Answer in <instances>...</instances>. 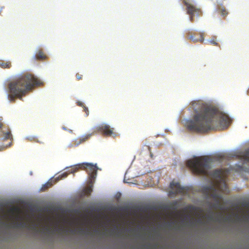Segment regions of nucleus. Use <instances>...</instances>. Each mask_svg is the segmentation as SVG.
Returning a JSON list of instances; mask_svg holds the SVG:
<instances>
[{
	"label": "nucleus",
	"mask_w": 249,
	"mask_h": 249,
	"mask_svg": "<svg viewBox=\"0 0 249 249\" xmlns=\"http://www.w3.org/2000/svg\"><path fill=\"white\" fill-rule=\"evenodd\" d=\"M92 135V134H86L80 137L75 141V144L76 145H78L87 141Z\"/></svg>",
	"instance_id": "ddd939ff"
},
{
	"label": "nucleus",
	"mask_w": 249,
	"mask_h": 249,
	"mask_svg": "<svg viewBox=\"0 0 249 249\" xmlns=\"http://www.w3.org/2000/svg\"><path fill=\"white\" fill-rule=\"evenodd\" d=\"M45 229L47 231V232H50L51 231V230H50V228L46 227Z\"/></svg>",
	"instance_id": "a878e982"
},
{
	"label": "nucleus",
	"mask_w": 249,
	"mask_h": 249,
	"mask_svg": "<svg viewBox=\"0 0 249 249\" xmlns=\"http://www.w3.org/2000/svg\"><path fill=\"white\" fill-rule=\"evenodd\" d=\"M47 58L46 55L43 53L42 49L37 51L36 54L33 56L34 60H43Z\"/></svg>",
	"instance_id": "f8f14e48"
},
{
	"label": "nucleus",
	"mask_w": 249,
	"mask_h": 249,
	"mask_svg": "<svg viewBox=\"0 0 249 249\" xmlns=\"http://www.w3.org/2000/svg\"><path fill=\"white\" fill-rule=\"evenodd\" d=\"M76 77L78 80H80L82 79V75L79 73H76Z\"/></svg>",
	"instance_id": "4be33fe9"
},
{
	"label": "nucleus",
	"mask_w": 249,
	"mask_h": 249,
	"mask_svg": "<svg viewBox=\"0 0 249 249\" xmlns=\"http://www.w3.org/2000/svg\"><path fill=\"white\" fill-rule=\"evenodd\" d=\"M221 14L222 15L225 16L228 15V12L225 9H222L221 10Z\"/></svg>",
	"instance_id": "6ab92c4d"
},
{
	"label": "nucleus",
	"mask_w": 249,
	"mask_h": 249,
	"mask_svg": "<svg viewBox=\"0 0 249 249\" xmlns=\"http://www.w3.org/2000/svg\"><path fill=\"white\" fill-rule=\"evenodd\" d=\"M191 107L194 114L192 119L187 120L185 123L187 128L190 131L205 133L214 130L217 124L228 127L231 123V120L227 115L202 101H193Z\"/></svg>",
	"instance_id": "f257e3e1"
},
{
	"label": "nucleus",
	"mask_w": 249,
	"mask_h": 249,
	"mask_svg": "<svg viewBox=\"0 0 249 249\" xmlns=\"http://www.w3.org/2000/svg\"><path fill=\"white\" fill-rule=\"evenodd\" d=\"M78 169L82 168L85 170L89 175V183L93 184L97 176L98 167L96 164L89 163H83L77 165Z\"/></svg>",
	"instance_id": "20e7f679"
},
{
	"label": "nucleus",
	"mask_w": 249,
	"mask_h": 249,
	"mask_svg": "<svg viewBox=\"0 0 249 249\" xmlns=\"http://www.w3.org/2000/svg\"><path fill=\"white\" fill-rule=\"evenodd\" d=\"M53 184L52 181H51V182L49 181L42 186V187H41V190L42 191H45L47 189H48L49 188L53 186Z\"/></svg>",
	"instance_id": "dca6fc26"
},
{
	"label": "nucleus",
	"mask_w": 249,
	"mask_h": 249,
	"mask_svg": "<svg viewBox=\"0 0 249 249\" xmlns=\"http://www.w3.org/2000/svg\"><path fill=\"white\" fill-rule=\"evenodd\" d=\"M183 2L186 6L187 13L190 16V20L191 21H193L194 17L195 16H199L201 15L202 11L201 9L197 8L195 5L185 0H184Z\"/></svg>",
	"instance_id": "6e6552de"
},
{
	"label": "nucleus",
	"mask_w": 249,
	"mask_h": 249,
	"mask_svg": "<svg viewBox=\"0 0 249 249\" xmlns=\"http://www.w3.org/2000/svg\"><path fill=\"white\" fill-rule=\"evenodd\" d=\"M12 64L10 61H4L0 60V67L3 69H9L11 67Z\"/></svg>",
	"instance_id": "4468645a"
},
{
	"label": "nucleus",
	"mask_w": 249,
	"mask_h": 249,
	"mask_svg": "<svg viewBox=\"0 0 249 249\" xmlns=\"http://www.w3.org/2000/svg\"><path fill=\"white\" fill-rule=\"evenodd\" d=\"M77 105L78 106H80V107H83L85 105H84V104L83 103H82L80 101H78L77 102Z\"/></svg>",
	"instance_id": "b1692460"
},
{
	"label": "nucleus",
	"mask_w": 249,
	"mask_h": 249,
	"mask_svg": "<svg viewBox=\"0 0 249 249\" xmlns=\"http://www.w3.org/2000/svg\"><path fill=\"white\" fill-rule=\"evenodd\" d=\"M83 110L86 113V116H88L89 114V109L87 107H86L85 106H84L83 107Z\"/></svg>",
	"instance_id": "a211bd4d"
},
{
	"label": "nucleus",
	"mask_w": 249,
	"mask_h": 249,
	"mask_svg": "<svg viewBox=\"0 0 249 249\" xmlns=\"http://www.w3.org/2000/svg\"><path fill=\"white\" fill-rule=\"evenodd\" d=\"M242 164L236 166V170L245 172L249 171V148L239 155Z\"/></svg>",
	"instance_id": "0eeeda50"
},
{
	"label": "nucleus",
	"mask_w": 249,
	"mask_h": 249,
	"mask_svg": "<svg viewBox=\"0 0 249 249\" xmlns=\"http://www.w3.org/2000/svg\"><path fill=\"white\" fill-rule=\"evenodd\" d=\"M25 224L23 223H17L16 224V227H25Z\"/></svg>",
	"instance_id": "412c9836"
},
{
	"label": "nucleus",
	"mask_w": 249,
	"mask_h": 249,
	"mask_svg": "<svg viewBox=\"0 0 249 249\" xmlns=\"http://www.w3.org/2000/svg\"><path fill=\"white\" fill-rule=\"evenodd\" d=\"M54 231L55 232H61V231H64V229L63 228H58L56 227Z\"/></svg>",
	"instance_id": "5701e85b"
},
{
	"label": "nucleus",
	"mask_w": 249,
	"mask_h": 249,
	"mask_svg": "<svg viewBox=\"0 0 249 249\" xmlns=\"http://www.w3.org/2000/svg\"><path fill=\"white\" fill-rule=\"evenodd\" d=\"M89 191H91V189L90 188H89Z\"/></svg>",
	"instance_id": "cd10ccee"
},
{
	"label": "nucleus",
	"mask_w": 249,
	"mask_h": 249,
	"mask_svg": "<svg viewBox=\"0 0 249 249\" xmlns=\"http://www.w3.org/2000/svg\"><path fill=\"white\" fill-rule=\"evenodd\" d=\"M101 133L104 136L115 138L118 134L114 131V128L111 127L108 124H102L94 128L93 133Z\"/></svg>",
	"instance_id": "423d86ee"
},
{
	"label": "nucleus",
	"mask_w": 249,
	"mask_h": 249,
	"mask_svg": "<svg viewBox=\"0 0 249 249\" xmlns=\"http://www.w3.org/2000/svg\"><path fill=\"white\" fill-rule=\"evenodd\" d=\"M208 43L220 47L219 44L217 42L215 36H213L211 39L208 40Z\"/></svg>",
	"instance_id": "2eb2a0df"
},
{
	"label": "nucleus",
	"mask_w": 249,
	"mask_h": 249,
	"mask_svg": "<svg viewBox=\"0 0 249 249\" xmlns=\"http://www.w3.org/2000/svg\"><path fill=\"white\" fill-rule=\"evenodd\" d=\"M78 170V168L77 165L72 167L71 169L69 170L67 172L63 173V174L60 175L57 178H56L55 179L56 180L55 182L66 178L69 174L74 173V172H76Z\"/></svg>",
	"instance_id": "9d476101"
},
{
	"label": "nucleus",
	"mask_w": 249,
	"mask_h": 249,
	"mask_svg": "<svg viewBox=\"0 0 249 249\" xmlns=\"http://www.w3.org/2000/svg\"><path fill=\"white\" fill-rule=\"evenodd\" d=\"M10 212L12 213H19L20 212V209L17 207H13L10 209Z\"/></svg>",
	"instance_id": "f3484780"
},
{
	"label": "nucleus",
	"mask_w": 249,
	"mask_h": 249,
	"mask_svg": "<svg viewBox=\"0 0 249 249\" xmlns=\"http://www.w3.org/2000/svg\"><path fill=\"white\" fill-rule=\"evenodd\" d=\"M188 34V37L189 39H190L193 42H203L204 40V38L203 37L204 33H200L199 34L200 35V38H196L192 34V32L189 31L187 33Z\"/></svg>",
	"instance_id": "9b49d317"
},
{
	"label": "nucleus",
	"mask_w": 249,
	"mask_h": 249,
	"mask_svg": "<svg viewBox=\"0 0 249 249\" xmlns=\"http://www.w3.org/2000/svg\"><path fill=\"white\" fill-rule=\"evenodd\" d=\"M187 166L191 170L193 173L196 175H210L215 180V184L211 185L215 187L221 192L226 191L227 185L226 182L227 173L223 169H216L209 174L210 160L209 159L200 157L189 160L187 161Z\"/></svg>",
	"instance_id": "f03ea898"
},
{
	"label": "nucleus",
	"mask_w": 249,
	"mask_h": 249,
	"mask_svg": "<svg viewBox=\"0 0 249 249\" xmlns=\"http://www.w3.org/2000/svg\"><path fill=\"white\" fill-rule=\"evenodd\" d=\"M63 129H65V130H66V128L65 127H63Z\"/></svg>",
	"instance_id": "c85d7f7f"
},
{
	"label": "nucleus",
	"mask_w": 249,
	"mask_h": 249,
	"mask_svg": "<svg viewBox=\"0 0 249 249\" xmlns=\"http://www.w3.org/2000/svg\"><path fill=\"white\" fill-rule=\"evenodd\" d=\"M206 190L210 193L211 197L215 201L212 207L215 209L221 208V200L222 199V195L219 190H217L215 187L213 186H208L206 187Z\"/></svg>",
	"instance_id": "39448f33"
},
{
	"label": "nucleus",
	"mask_w": 249,
	"mask_h": 249,
	"mask_svg": "<svg viewBox=\"0 0 249 249\" xmlns=\"http://www.w3.org/2000/svg\"><path fill=\"white\" fill-rule=\"evenodd\" d=\"M197 222L199 223H201L202 222V221L201 219H199L198 220H197Z\"/></svg>",
	"instance_id": "bb28decb"
},
{
	"label": "nucleus",
	"mask_w": 249,
	"mask_h": 249,
	"mask_svg": "<svg viewBox=\"0 0 249 249\" xmlns=\"http://www.w3.org/2000/svg\"><path fill=\"white\" fill-rule=\"evenodd\" d=\"M41 84V82L34 75L29 72L24 73L11 82L9 85L10 94L8 98L11 101H14L16 97L20 100L29 90L35 86Z\"/></svg>",
	"instance_id": "7ed1b4c3"
},
{
	"label": "nucleus",
	"mask_w": 249,
	"mask_h": 249,
	"mask_svg": "<svg viewBox=\"0 0 249 249\" xmlns=\"http://www.w3.org/2000/svg\"><path fill=\"white\" fill-rule=\"evenodd\" d=\"M170 187L171 189L169 192L170 196H175L177 194H183L185 192L184 187H182L179 183L175 182L174 181L170 183Z\"/></svg>",
	"instance_id": "1a4fd4ad"
},
{
	"label": "nucleus",
	"mask_w": 249,
	"mask_h": 249,
	"mask_svg": "<svg viewBox=\"0 0 249 249\" xmlns=\"http://www.w3.org/2000/svg\"><path fill=\"white\" fill-rule=\"evenodd\" d=\"M211 214L208 216V220L210 221H213V214L212 212H210Z\"/></svg>",
	"instance_id": "aec40b11"
},
{
	"label": "nucleus",
	"mask_w": 249,
	"mask_h": 249,
	"mask_svg": "<svg viewBox=\"0 0 249 249\" xmlns=\"http://www.w3.org/2000/svg\"><path fill=\"white\" fill-rule=\"evenodd\" d=\"M11 134L10 133V132H7L6 133V135L5 136V137L7 138V139H9L10 138V136H11Z\"/></svg>",
	"instance_id": "393cba45"
}]
</instances>
